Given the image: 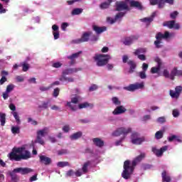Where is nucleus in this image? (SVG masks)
<instances>
[{"mask_svg":"<svg viewBox=\"0 0 182 182\" xmlns=\"http://www.w3.org/2000/svg\"><path fill=\"white\" fill-rule=\"evenodd\" d=\"M146 157V154L142 153L138 156H136L132 162L130 163L129 160H127L124 162V170L122 173V177H123L125 180H129L132 174H133V171H134V168L137 166L138 163H140L143 159Z\"/></svg>","mask_w":182,"mask_h":182,"instance_id":"obj_1","label":"nucleus"},{"mask_svg":"<svg viewBox=\"0 0 182 182\" xmlns=\"http://www.w3.org/2000/svg\"><path fill=\"white\" fill-rule=\"evenodd\" d=\"M25 147L14 148L12 151L8 155V157L11 161H21V160H28L31 159V152L29 151H25V154L23 153Z\"/></svg>","mask_w":182,"mask_h":182,"instance_id":"obj_2","label":"nucleus"},{"mask_svg":"<svg viewBox=\"0 0 182 182\" xmlns=\"http://www.w3.org/2000/svg\"><path fill=\"white\" fill-rule=\"evenodd\" d=\"M32 171H33V169L31 168H16L10 173V176L12 181L16 182L19 180V178H18V175H16V173H19L20 174L25 176V174H29V173H32Z\"/></svg>","mask_w":182,"mask_h":182,"instance_id":"obj_3","label":"nucleus"},{"mask_svg":"<svg viewBox=\"0 0 182 182\" xmlns=\"http://www.w3.org/2000/svg\"><path fill=\"white\" fill-rule=\"evenodd\" d=\"M112 59V57L106 54H96L94 57V60L97 61V66H106L109 63V60Z\"/></svg>","mask_w":182,"mask_h":182,"instance_id":"obj_4","label":"nucleus"},{"mask_svg":"<svg viewBox=\"0 0 182 182\" xmlns=\"http://www.w3.org/2000/svg\"><path fill=\"white\" fill-rule=\"evenodd\" d=\"M170 38V33L168 31H165L164 34L161 33V32H159L156 35V41H154V45L157 49H160L163 46L161 45V39H168Z\"/></svg>","mask_w":182,"mask_h":182,"instance_id":"obj_5","label":"nucleus"},{"mask_svg":"<svg viewBox=\"0 0 182 182\" xmlns=\"http://www.w3.org/2000/svg\"><path fill=\"white\" fill-rule=\"evenodd\" d=\"M129 133H132V128H124V127H119L114 132H112V136L115 137H119V136H124L126 137Z\"/></svg>","mask_w":182,"mask_h":182,"instance_id":"obj_6","label":"nucleus"},{"mask_svg":"<svg viewBox=\"0 0 182 182\" xmlns=\"http://www.w3.org/2000/svg\"><path fill=\"white\" fill-rule=\"evenodd\" d=\"M45 134H48V127H45L44 129L37 132L36 143H38L41 145L45 144V141L42 139V137H45Z\"/></svg>","mask_w":182,"mask_h":182,"instance_id":"obj_7","label":"nucleus"},{"mask_svg":"<svg viewBox=\"0 0 182 182\" xmlns=\"http://www.w3.org/2000/svg\"><path fill=\"white\" fill-rule=\"evenodd\" d=\"M131 140L132 144L140 145L141 143H144V141H146V138H144V136L139 137V133L134 132L131 135Z\"/></svg>","mask_w":182,"mask_h":182,"instance_id":"obj_8","label":"nucleus"},{"mask_svg":"<svg viewBox=\"0 0 182 182\" xmlns=\"http://www.w3.org/2000/svg\"><path fill=\"white\" fill-rule=\"evenodd\" d=\"M144 87V82H136L135 84H130L127 87H124V90H127V92H134L135 90H139V89H143Z\"/></svg>","mask_w":182,"mask_h":182,"instance_id":"obj_9","label":"nucleus"},{"mask_svg":"<svg viewBox=\"0 0 182 182\" xmlns=\"http://www.w3.org/2000/svg\"><path fill=\"white\" fill-rule=\"evenodd\" d=\"M115 11L118 12H122V11H130V7L127 5L126 1H117L115 3Z\"/></svg>","mask_w":182,"mask_h":182,"instance_id":"obj_10","label":"nucleus"},{"mask_svg":"<svg viewBox=\"0 0 182 182\" xmlns=\"http://www.w3.org/2000/svg\"><path fill=\"white\" fill-rule=\"evenodd\" d=\"M163 26H166L169 29H176L178 31L180 29V24L178 23H176V21H168L163 23Z\"/></svg>","mask_w":182,"mask_h":182,"instance_id":"obj_11","label":"nucleus"},{"mask_svg":"<svg viewBox=\"0 0 182 182\" xmlns=\"http://www.w3.org/2000/svg\"><path fill=\"white\" fill-rule=\"evenodd\" d=\"M168 150V146H162L160 149H157V148L153 146L151 148V151L156 156V157H161L163 156V154L165 151H167Z\"/></svg>","mask_w":182,"mask_h":182,"instance_id":"obj_12","label":"nucleus"},{"mask_svg":"<svg viewBox=\"0 0 182 182\" xmlns=\"http://www.w3.org/2000/svg\"><path fill=\"white\" fill-rule=\"evenodd\" d=\"M155 62H156L157 67H152L151 69V73L154 74V73H159L160 72V70L161 69V65H163V63L161 62V59L160 58L156 57L155 58Z\"/></svg>","mask_w":182,"mask_h":182,"instance_id":"obj_13","label":"nucleus"},{"mask_svg":"<svg viewBox=\"0 0 182 182\" xmlns=\"http://www.w3.org/2000/svg\"><path fill=\"white\" fill-rule=\"evenodd\" d=\"M126 15V12L120 11L118 14H116L114 18H112L110 17L107 18V21L109 22L111 24L114 23L117 21H119V19H122L123 16Z\"/></svg>","mask_w":182,"mask_h":182,"instance_id":"obj_14","label":"nucleus"},{"mask_svg":"<svg viewBox=\"0 0 182 182\" xmlns=\"http://www.w3.org/2000/svg\"><path fill=\"white\" fill-rule=\"evenodd\" d=\"M38 157L41 164H44V166H50L52 164V159L45 155H39Z\"/></svg>","mask_w":182,"mask_h":182,"instance_id":"obj_15","label":"nucleus"},{"mask_svg":"<svg viewBox=\"0 0 182 182\" xmlns=\"http://www.w3.org/2000/svg\"><path fill=\"white\" fill-rule=\"evenodd\" d=\"M90 35H92L91 31L84 33L81 38L76 40V43H82V42H87L89 41Z\"/></svg>","mask_w":182,"mask_h":182,"instance_id":"obj_16","label":"nucleus"},{"mask_svg":"<svg viewBox=\"0 0 182 182\" xmlns=\"http://www.w3.org/2000/svg\"><path fill=\"white\" fill-rule=\"evenodd\" d=\"M127 109L124 108L122 105L117 107L112 112V114L114 116H117V114H123V113H125Z\"/></svg>","mask_w":182,"mask_h":182,"instance_id":"obj_17","label":"nucleus"},{"mask_svg":"<svg viewBox=\"0 0 182 182\" xmlns=\"http://www.w3.org/2000/svg\"><path fill=\"white\" fill-rule=\"evenodd\" d=\"M137 39H139V37L136 36H131L130 37L125 38V40L123 41V43L127 46H129V45H132V43H133L134 41H137Z\"/></svg>","mask_w":182,"mask_h":182,"instance_id":"obj_18","label":"nucleus"},{"mask_svg":"<svg viewBox=\"0 0 182 182\" xmlns=\"http://www.w3.org/2000/svg\"><path fill=\"white\" fill-rule=\"evenodd\" d=\"M130 0H126L127 2H129ZM129 5L132 8H137V9H139L141 11L143 9V6L141 5V3L140 1H136L134 0H132L129 2Z\"/></svg>","mask_w":182,"mask_h":182,"instance_id":"obj_19","label":"nucleus"},{"mask_svg":"<svg viewBox=\"0 0 182 182\" xmlns=\"http://www.w3.org/2000/svg\"><path fill=\"white\" fill-rule=\"evenodd\" d=\"M162 181L163 182H171V176L170 173H168L166 171H164L161 173Z\"/></svg>","mask_w":182,"mask_h":182,"instance_id":"obj_20","label":"nucleus"},{"mask_svg":"<svg viewBox=\"0 0 182 182\" xmlns=\"http://www.w3.org/2000/svg\"><path fill=\"white\" fill-rule=\"evenodd\" d=\"M127 64L129 66V70L128 71L129 73H130V74L134 73V69H136V68H137V65L136 64V63L134 60H129L127 62Z\"/></svg>","mask_w":182,"mask_h":182,"instance_id":"obj_21","label":"nucleus"},{"mask_svg":"<svg viewBox=\"0 0 182 182\" xmlns=\"http://www.w3.org/2000/svg\"><path fill=\"white\" fill-rule=\"evenodd\" d=\"M166 4H168V5H174V0H160L159 9H163Z\"/></svg>","mask_w":182,"mask_h":182,"instance_id":"obj_22","label":"nucleus"},{"mask_svg":"<svg viewBox=\"0 0 182 182\" xmlns=\"http://www.w3.org/2000/svg\"><path fill=\"white\" fill-rule=\"evenodd\" d=\"M92 141L94 144L97 146V147H103L105 146V141L100 138H94Z\"/></svg>","mask_w":182,"mask_h":182,"instance_id":"obj_23","label":"nucleus"},{"mask_svg":"<svg viewBox=\"0 0 182 182\" xmlns=\"http://www.w3.org/2000/svg\"><path fill=\"white\" fill-rule=\"evenodd\" d=\"M106 29L107 28L105 26L99 27L97 26H93V31H95L98 35L103 33V32L106 31Z\"/></svg>","mask_w":182,"mask_h":182,"instance_id":"obj_24","label":"nucleus"},{"mask_svg":"<svg viewBox=\"0 0 182 182\" xmlns=\"http://www.w3.org/2000/svg\"><path fill=\"white\" fill-rule=\"evenodd\" d=\"M82 53V51H80L78 53H75L73 55L68 56V59H70L71 60L70 65H73L75 63V60L76 58H79V55Z\"/></svg>","mask_w":182,"mask_h":182,"instance_id":"obj_25","label":"nucleus"},{"mask_svg":"<svg viewBox=\"0 0 182 182\" xmlns=\"http://www.w3.org/2000/svg\"><path fill=\"white\" fill-rule=\"evenodd\" d=\"M156 17V13H153L150 17L144 18L141 19L142 22H146V23H151Z\"/></svg>","mask_w":182,"mask_h":182,"instance_id":"obj_26","label":"nucleus"},{"mask_svg":"<svg viewBox=\"0 0 182 182\" xmlns=\"http://www.w3.org/2000/svg\"><path fill=\"white\" fill-rule=\"evenodd\" d=\"M82 132H78L70 135V140H77V139H80V137H82Z\"/></svg>","mask_w":182,"mask_h":182,"instance_id":"obj_27","label":"nucleus"},{"mask_svg":"<svg viewBox=\"0 0 182 182\" xmlns=\"http://www.w3.org/2000/svg\"><path fill=\"white\" fill-rule=\"evenodd\" d=\"M90 164H92V162L90 161H87L85 163H84L82 167V171L84 174H86V173H87L88 171L87 168L89 167V166H90Z\"/></svg>","mask_w":182,"mask_h":182,"instance_id":"obj_28","label":"nucleus"},{"mask_svg":"<svg viewBox=\"0 0 182 182\" xmlns=\"http://www.w3.org/2000/svg\"><path fill=\"white\" fill-rule=\"evenodd\" d=\"M0 123L1 126H5L6 123V114L0 112Z\"/></svg>","mask_w":182,"mask_h":182,"instance_id":"obj_29","label":"nucleus"},{"mask_svg":"<svg viewBox=\"0 0 182 182\" xmlns=\"http://www.w3.org/2000/svg\"><path fill=\"white\" fill-rule=\"evenodd\" d=\"M76 72H77V68H69L63 71V75L66 76V75H72V73H76Z\"/></svg>","mask_w":182,"mask_h":182,"instance_id":"obj_30","label":"nucleus"},{"mask_svg":"<svg viewBox=\"0 0 182 182\" xmlns=\"http://www.w3.org/2000/svg\"><path fill=\"white\" fill-rule=\"evenodd\" d=\"M176 76H177V67L173 68V69L171 71V73H170L171 80H174L176 79Z\"/></svg>","mask_w":182,"mask_h":182,"instance_id":"obj_31","label":"nucleus"},{"mask_svg":"<svg viewBox=\"0 0 182 182\" xmlns=\"http://www.w3.org/2000/svg\"><path fill=\"white\" fill-rule=\"evenodd\" d=\"M169 95L172 99H178V97H180V95L176 92V91L173 90H170Z\"/></svg>","mask_w":182,"mask_h":182,"instance_id":"obj_32","label":"nucleus"},{"mask_svg":"<svg viewBox=\"0 0 182 182\" xmlns=\"http://www.w3.org/2000/svg\"><path fill=\"white\" fill-rule=\"evenodd\" d=\"M58 167H60L61 168H63V167H68L69 166V162L68 161H59L57 164Z\"/></svg>","mask_w":182,"mask_h":182,"instance_id":"obj_33","label":"nucleus"},{"mask_svg":"<svg viewBox=\"0 0 182 182\" xmlns=\"http://www.w3.org/2000/svg\"><path fill=\"white\" fill-rule=\"evenodd\" d=\"M11 133H13V134H19L21 133V128H19V127H12Z\"/></svg>","mask_w":182,"mask_h":182,"instance_id":"obj_34","label":"nucleus"},{"mask_svg":"<svg viewBox=\"0 0 182 182\" xmlns=\"http://www.w3.org/2000/svg\"><path fill=\"white\" fill-rule=\"evenodd\" d=\"M90 106H92V107L93 105L89 104V102H84V103L80 104L78 105V107L79 109H86V107H90Z\"/></svg>","mask_w":182,"mask_h":182,"instance_id":"obj_35","label":"nucleus"},{"mask_svg":"<svg viewBox=\"0 0 182 182\" xmlns=\"http://www.w3.org/2000/svg\"><path fill=\"white\" fill-rule=\"evenodd\" d=\"M164 132L163 131L160 130L156 132L155 134V139L157 140H160V139H163Z\"/></svg>","mask_w":182,"mask_h":182,"instance_id":"obj_36","label":"nucleus"},{"mask_svg":"<svg viewBox=\"0 0 182 182\" xmlns=\"http://www.w3.org/2000/svg\"><path fill=\"white\" fill-rule=\"evenodd\" d=\"M112 101V103L115 105V106H120L122 105V102L119 100V98H117V97H113Z\"/></svg>","mask_w":182,"mask_h":182,"instance_id":"obj_37","label":"nucleus"},{"mask_svg":"<svg viewBox=\"0 0 182 182\" xmlns=\"http://www.w3.org/2000/svg\"><path fill=\"white\" fill-rule=\"evenodd\" d=\"M83 12V9H74L72 11V15H80Z\"/></svg>","mask_w":182,"mask_h":182,"instance_id":"obj_38","label":"nucleus"},{"mask_svg":"<svg viewBox=\"0 0 182 182\" xmlns=\"http://www.w3.org/2000/svg\"><path fill=\"white\" fill-rule=\"evenodd\" d=\"M49 103H50V101L48 100L47 102H43L41 105H39L38 107L40 109H48L49 106Z\"/></svg>","mask_w":182,"mask_h":182,"instance_id":"obj_39","label":"nucleus"},{"mask_svg":"<svg viewBox=\"0 0 182 182\" xmlns=\"http://www.w3.org/2000/svg\"><path fill=\"white\" fill-rule=\"evenodd\" d=\"M65 177H75V171L70 169L65 173Z\"/></svg>","mask_w":182,"mask_h":182,"instance_id":"obj_40","label":"nucleus"},{"mask_svg":"<svg viewBox=\"0 0 182 182\" xmlns=\"http://www.w3.org/2000/svg\"><path fill=\"white\" fill-rule=\"evenodd\" d=\"M14 88H15V85H14V84H10L7 85L6 92H7L8 93H11Z\"/></svg>","mask_w":182,"mask_h":182,"instance_id":"obj_41","label":"nucleus"},{"mask_svg":"<svg viewBox=\"0 0 182 182\" xmlns=\"http://www.w3.org/2000/svg\"><path fill=\"white\" fill-rule=\"evenodd\" d=\"M110 6V4L107 2H103L100 5L101 9H107Z\"/></svg>","mask_w":182,"mask_h":182,"instance_id":"obj_42","label":"nucleus"},{"mask_svg":"<svg viewBox=\"0 0 182 182\" xmlns=\"http://www.w3.org/2000/svg\"><path fill=\"white\" fill-rule=\"evenodd\" d=\"M21 66L23 68V72H28V70H29V64L26 63H23L21 64Z\"/></svg>","mask_w":182,"mask_h":182,"instance_id":"obj_43","label":"nucleus"},{"mask_svg":"<svg viewBox=\"0 0 182 182\" xmlns=\"http://www.w3.org/2000/svg\"><path fill=\"white\" fill-rule=\"evenodd\" d=\"M150 5L154 6L158 5V8L160 9V0H149Z\"/></svg>","mask_w":182,"mask_h":182,"instance_id":"obj_44","label":"nucleus"},{"mask_svg":"<svg viewBox=\"0 0 182 182\" xmlns=\"http://www.w3.org/2000/svg\"><path fill=\"white\" fill-rule=\"evenodd\" d=\"M67 106H68V107H70V109L73 111V112H76V110H77V107H76V106L73 105L72 102H68L67 103Z\"/></svg>","mask_w":182,"mask_h":182,"instance_id":"obj_45","label":"nucleus"},{"mask_svg":"<svg viewBox=\"0 0 182 182\" xmlns=\"http://www.w3.org/2000/svg\"><path fill=\"white\" fill-rule=\"evenodd\" d=\"M12 114H13L14 119H16V122L18 124L21 123V119H19V115H18V112H14L12 113Z\"/></svg>","mask_w":182,"mask_h":182,"instance_id":"obj_46","label":"nucleus"},{"mask_svg":"<svg viewBox=\"0 0 182 182\" xmlns=\"http://www.w3.org/2000/svg\"><path fill=\"white\" fill-rule=\"evenodd\" d=\"M70 103H73L74 105H77L79 103V96L74 97L71 99Z\"/></svg>","mask_w":182,"mask_h":182,"instance_id":"obj_47","label":"nucleus"},{"mask_svg":"<svg viewBox=\"0 0 182 182\" xmlns=\"http://www.w3.org/2000/svg\"><path fill=\"white\" fill-rule=\"evenodd\" d=\"M158 123L163 124V123H166V117H160L156 119Z\"/></svg>","mask_w":182,"mask_h":182,"instance_id":"obj_48","label":"nucleus"},{"mask_svg":"<svg viewBox=\"0 0 182 182\" xmlns=\"http://www.w3.org/2000/svg\"><path fill=\"white\" fill-rule=\"evenodd\" d=\"M59 92H60V90L58 87L54 89L53 93V97H58V96H59Z\"/></svg>","mask_w":182,"mask_h":182,"instance_id":"obj_49","label":"nucleus"},{"mask_svg":"<svg viewBox=\"0 0 182 182\" xmlns=\"http://www.w3.org/2000/svg\"><path fill=\"white\" fill-rule=\"evenodd\" d=\"M178 15V11H175L172 13H171L170 16L171 19H176L177 18V16Z\"/></svg>","mask_w":182,"mask_h":182,"instance_id":"obj_50","label":"nucleus"},{"mask_svg":"<svg viewBox=\"0 0 182 182\" xmlns=\"http://www.w3.org/2000/svg\"><path fill=\"white\" fill-rule=\"evenodd\" d=\"M53 68H55L56 69L61 68L62 67V63L60 62H57V63H53L52 64Z\"/></svg>","mask_w":182,"mask_h":182,"instance_id":"obj_51","label":"nucleus"},{"mask_svg":"<svg viewBox=\"0 0 182 182\" xmlns=\"http://www.w3.org/2000/svg\"><path fill=\"white\" fill-rule=\"evenodd\" d=\"M175 92H176L178 93V95L180 96V95H181V92H182V87L181 86L176 87Z\"/></svg>","mask_w":182,"mask_h":182,"instance_id":"obj_52","label":"nucleus"},{"mask_svg":"<svg viewBox=\"0 0 182 182\" xmlns=\"http://www.w3.org/2000/svg\"><path fill=\"white\" fill-rule=\"evenodd\" d=\"M95 90H97V85L93 84L92 85H91L89 88V91L90 92H95Z\"/></svg>","mask_w":182,"mask_h":182,"instance_id":"obj_53","label":"nucleus"},{"mask_svg":"<svg viewBox=\"0 0 182 182\" xmlns=\"http://www.w3.org/2000/svg\"><path fill=\"white\" fill-rule=\"evenodd\" d=\"M163 75L164 77L170 79V72H168L167 70H164Z\"/></svg>","mask_w":182,"mask_h":182,"instance_id":"obj_54","label":"nucleus"},{"mask_svg":"<svg viewBox=\"0 0 182 182\" xmlns=\"http://www.w3.org/2000/svg\"><path fill=\"white\" fill-rule=\"evenodd\" d=\"M139 77L141 79H146L147 75H146V71H141L139 73Z\"/></svg>","mask_w":182,"mask_h":182,"instance_id":"obj_55","label":"nucleus"},{"mask_svg":"<svg viewBox=\"0 0 182 182\" xmlns=\"http://www.w3.org/2000/svg\"><path fill=\"white\" fill-rule=\"evenodd\" d=\"M58 156H62V154H68V150L67 149H61L58 151Z\"/></svg>","mask_w":182,"mask_h":182,"instance_id":"obj_56","label":"nucleus"},{"mask_svg":"<svg viewBox=\"0 0 182 182\" xmlns=\"http://www.w3.org/2000/svg\"><path fill=\"white\" fill-rule=\"evenodd\" d=\"M2 97L4 100H6L8 97H9V92H7V91L4 92L2 94Z\"/></svg>","mask_w":182,"mask_h":182,"instance_id":"obj_57","label":"nucleus"},{"mask_svg":"<svg viewBox=\"0 0 182 182\" xmlns=\"http://www.w3.org/2000/svg\"><path fill=\"white\" fill-rule=\"evenodd\" d=\"M172 114H173V117H178V116H180V112H178V110H177V109H173Z\"/></svg>","mask_w":182,"mask_h":182,"instance_id":"obj_58","label":"nucleus"},{"mask_svg":"<svg viewBox=\"0 0 182 182\" xmlns=\"http://www.w3.org/2000/svg\"><path fill=\"white\" fill-rule=\"evenodd\" d=\"M52 87H40V90L41 92H46L48 90H49V89H50Z\"/></svg>","mask_w":182,"mask_h":182,"instance_id":"obj_59","label":"nucleus"},{"mask_svg":"<svg viewBox=\"0 0 182 182\" xmlns=\"http://www.w3.org/2000/svg\"><path fill=\"white\" fill-rule=\"evenodd\" d=\"M69 26V24L68 23H63L61 25V29L63 31H66V28Z\"/></svg>","mask_w":182,"mask_h":182,"instance_id":"obj_60","label":"nucleus"},{"mask_svg":"<svg viewBox=\"0 0 182 182\" xmlns=\"http://www.w3.org/2000/svg\"><path fill=\"white\" fill-rule=\"evenodd\" d=\"M63 130L65 132V133H68L70 130V127H69V125H65L63 127Z\"/></svg>","mask_w":182,"mask_h":182,"instance_id":"obj_61","label":"nucleus"},{"mask_svg":"<svg viewBox=\"0 0 182 182\" xmlns=\"http://www.w3.org/2000/svg\"><path fill=\"white\" fill-rule=\"evenodd\" d=\"M8 80V79L6 78V77H1V80H0V85H4V83H5V82H6Z\"/></svg>","mask_w":182,"mask_h":182,"instance_id":"obj_62","label":"nucleus"},{"mask_svg":"<svg viewBox=\"0 0 182 182\" xmlns=\"http://www.w3.org/2000/svg\"><path fill=\"white\" fill-rule=\"evenodd\" d=\"M124 140V136L122 137L119 140L115 142V145L116 146H120V144H122V142Z\"/></svg>","mask_w":182,"mask_h":182,"instance_id":"obj_63","label":"nucleus"},{"mask_svg":"<svg viewBox=\"0 0 182 182\" xmlns=\"http://www.w3.org/2000/svg\"><path fill=\"white\" fill-rule=\"evenodd\" d=\"M54 39H59V31H53V32Z\"/></svg>","mask_w":182,"mask_h":182,"instance_id":"obj_64","label":"nucleus"}]
</instances>
